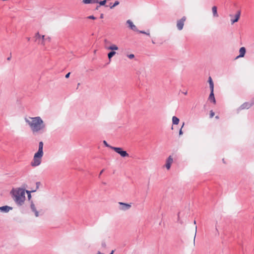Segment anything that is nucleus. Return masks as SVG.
Segmentation results:
<instances>
[{
	"label": "nucleus",
	"mask_w": 254,
	"mask_h": 254,
	"mask_svg": "<svg viewBox=\"0 0 254 254\" xmlns=\"http://www.w3.org/2000/svg\"><path fill=\"white\" fill-rule=\"evenodd\" d=\"M116 54V52L115 51H112L110 52L108 54V57L110 60H111V59Z\"/></svg>",
	"instance_id": "4be33fe9"
},
{
	"label": "nucleus",
	"mask_w": 254,
	"mask_h": 254,
	"mask_svg": "<svg viewBox=\"0 0 254 254\" xmlns=\"http://www.w3.org/2000/svg\"><path fill=\"white\" fill-rule=\"evenodd\" d=\"M40 182H38L36 183V188L38 189L39 187V186L40 185Z\"/></svg>",
	"instance_id": "2f4dec72"
},
{
	"label": "nucleus",
	"mask_w": 254,
	"mask_h": 254,
	"mask_svg": "<svg viewBox=\"0 0 254 254\" xmlns=\"http://www.w3.org/2000/svg\"><path fill=\"white\" fill-rule=\"evenodd\" d=\"M12 209V207L7 206V205L2 206L0 207V211L2 212L7 213L10 210H11Z\"/></svg>",
	"instance_id": "9b49d317"
},
{
	"label": "nucleus",
	"mask_w": 254,
	"mask_h": 254,
	"mask_svg": "<svg viewBox=\"0 0 254 254\" xmlns=\"http://www.w3.org/2000/svg\"><path fill=\"white\" fill-rule=\"evenodd\" d=\"M70 74V72L67 73L65 75V77L66 78H68V77H69Z\"/></svg>",
	"instance_id": "473e14b6"
},
{
	"label": "nucleus",
	"mask_w": 254,
	"mask_h": 254,
	"mask_svg": "<svg viewBox=\"0 0 254 254\" xmlns=\"http://www.w3.org/2000/svg\"><path fill=\"white\" fill-rule=\"evenodd\" d=\"M119 204L120 205L119 209L123 211H126L129 209L131 207V204L120 202Z\"/></svg>",
	"instance_id": "6e6552de"
},
{
	"label": "nucleus",
	"mask_w": 254,
	"mask_h": 254,
	"mask_svg": "<svg viewBox=\"0 0 254 254\" xmlns=\"http://www.w3.org/2000/svg\"><path fill=\"white\" fill-rule=\"evenodd\" d=\"M240 55L236 57V59H238L239 58L244 57L246 54V49L245 47H241L239 50Z\"/></svg>",
	"instance_id": "4468645a"
},
{
	"label": "nucleus",
	"mask_w": 254,
	"mask_h": 254,
	"mask_svg": "<svg viewBox=\"0 0 254 254\" xmlns=\"http://www.w3.org/2000/svg\"><path fill=\"white\" fill-rule=\"evenodd\" d=\"M119 1L118 0L115 1L114 3H113V5L110 6V8L113 9L114 7L118 5L119 4Z\"/></svg>",
	"instance_id": "b1692460"
},
{
	"label": "nucleus",
	"mask_w": 254,
	"mask_h": 254,
	"mask_svg": "<svg viewBox=\"0 0 254 254\" xmlns=\"http://www.w3.org/2000/svg\"><path fill=\"white\" fill-rule=\"evenodd\" d=\"M43 156V154L38 153H35L33 160L30 163L31 166L34 167L39 166L41 163Z\"/></svg>",
	"instance_id": "7ed1b4c3"
},
{
	"label": "nucleus",
	"mask_w": 254,
	"mask_h": 254,
	"mask_svg": "<svg viewBox=\"0 0 254 254\" xmlns=\"http://www.w3.org/2000/svg\"><path fill=\"white\" fill-rule=\"evenodd\" d=\"M82 2L85 4L97 3L99 2V0H83Z\"/></svg>",
	"instance_id": "f3484780"
},
{
	"label": "nucleus",
	"mask_w": 254,
	"mask_h": 254,
	"mask_svg": "<svg viewBox=\"0 0 254 254\" xmlns=\"http://www.w3.org/2000/svg\"><path fill=\"white\" fill-rule=\"evenodd\" d=\"M7 60H10V57H8L7 59Z\"/></svg>",
	"instance_id": "79ce46f5"
},
{
	"label": "nucleus",
	"mask_w": 254,
	"mask_h": 254,
	"mask_svg": "<svg viewBox=\"0 0 254 254\" xmlns=\"http://www.w3.org/2000/svg\"><path fill=\"white\" fill-rule=\"evenodd\" d=\"M212 13H213V15L214 17H218V14L217 13V7L216 6H213L212 7Z\"/></svg>",
	"instance_id": "a211bd4d"
},
{
	"label": "nucleus",
	"mask_w": 254,
	"mask_h": 254,
	"mask_svg": "<svg viewBox=\"0 0 254 254\" xmlns=\"http://www.w3.org/2000/svg\"><path fill=\"white\" fill-rule=\"evenodd\" d=\"M87 18L94 20L96 19V17L95 16H94L93 15H90V16H88Z\"/></svg>",
	"instance_id": "cd10ccee"
},
{
	"label": "nucleus",
	"mask_w": 254,
	"mask_h": 254,
	"mask_svg": "<svg viewBox=\"0 0 254 254\" xmlns=\"http://www.w3.org/2000/svg\"><path fill=\"white\" fill-rule=\"evenodd\" d=\"M26 192L28 194V199H30L31 198L30 191H29L28 190H26Z\"/></svg>",
	"instance_id": "c756f323"
},
{
	"label": "nucleus",
	"mask_w": 254,
	"mask_h": 254,
	"mask_svg": "<svg viewBox=\"0 0 254 254\" xmlns=\"http://www.w3.org/2000/svg\"><path fill=\"white\" fill-rule=\"evenodd\" d=\"M214 115H215L214 112L213 111H212V110L210 111V118H212V117H213Z\"/></svg>",
	"instance_id": "bb28decb"
},
{
	"label": "nucleus",
	"mask_w": 254,
	"mask_h": 254,
	"mask_svg": "<svg viewBox=\"0 0 254 254\" xmlns=\"http://www.w3.org/2000/svg\"><path fill=\"white\" fill-rule=\"evenodd\" d=\"M179 119L176 116H173L172 118V122L174 125H178L179 123Z\"/></svg>",
	"instance_id": "412c9836"
},
{
	"label": "nucleus",
	"mask_w": 254,
	"mask_h": 254,
	"mask_svg": "<svg viewBox=\"0 0 254 254\" xmlns=\"http://www.w3.org/2000/svg\"><path fill=\"white\" fill-rule=\"evenodd\" d=\"M12 198L15 203L18 206H21L25 200V190L21 188L12 189L10 191Z\"/></svg>",
	"instance_id": "f03ea898"
},
{
	"label": "nucleus",
	"mask_w": 254,
	"mask_h": 254,
	"mask_svg": "<svg viewBox=\"0 0 254 254\" xmlns=\"http://www.w3.org/2000/svg\"><path fill=\"white\" fill-rule=\"evenodd\" d=\"M127 57L129 59H132L134 57V55L133 54H130L127 55Z\"/></svg>",
	"instance_id": "c85d7f7f"
},
{
	"label": "nucleus",
	"mask_w": 254,
	"mask_h": 254,
	"mask_svg": "<svg viewBox=\"0 0 254 254\" xmlns=\"http://www.w3.org/2000/svg\"><path fill=\"white\" fill-rule=\"evenodd\" d=\"M186 20L185 16H183L181 19L178 20L177 22V27L179 30H182L183 29L184 22Z\"/></svg>",
	"instance_id": "0eeeda50"
},
{
	"label": "nucleus",
	"mask_w": 254,
	"mask_h": 254,
	"mask_svg": "<svg viewBox=\"0 0 254 254\" xmlns=\"http://www.w3.org/2000/svg\"><path fill=\"white\" fill-rule=\"evenodd\" d=\"M230 17H232V16H233V15H232V14H230Z\"/></svg>",
	"instance_id": "09e8293b"
},
{
	"label": "nucleus",
	"mask_w": 254,
	"mask_h": 254,
	"mask_svg": "<svg viewBox=\"0 0 254 254\" xmlns=\"http://www.w3.org/2000/svg\"><path fill=\"white\" fill-rule=\"evenodd\" d=\"M240 15H241V11L239 10L237 11V13L235 14L234 19L231 20L232 24H234V23L237 22L239 20L240 17Z\"/></svg>",
	"instance_id": "ddd939ff"
},
{
	"label": "nucleus",
	"mask_w": 254,
	"mask_h": 254,
	"mask_svg": "<svg viewBox=\"0 0 254 254\" xmlns=\"http://www.w3.org/2000/svg\"><path fill=\"white\" fill-rule=\"evenodd\" d=\"M173 162V158L171 155H170L166 160L165 167L167 170L171 168V164Z\"/></svg>",
	"instance_id": "1a4fd4ad"
},
{
	"label": "nucleus",
	"mask_w": 254,
	"mask_h": 254,
	"mask_svg": "<svg viewBox=\"0 0 254 254\" xmlns=\"http://www.w3.org/2000/svg\"><path fill=\"white\" fill-rule=\"evenodd\" d=\"M103 143L106 146V147H109L111 149V147H114L113 146H112L111 145H110L109 144H108V143L105 140H104L103 141Z\"/></svg>",
	"instance_id": "393cba45"
},
{
	"label": "nucleus",
	"mask_w": 254,
	"mask_h": 254,
	"mask_svg": "<svg viewBox=\"0 0 254 254\" xmlns=\"http://www.w3.org/2000/svg\"><path fill=\"white\" fill-rule=\"evenodd\" d=\"M24 120L33 133H43L46 131V125L40 117L25 118Z\"/></svg>",
	"instance_id": "f257e3e1"
},
{
	"label": "nucleus",
	"mask_w": 254,
	"mask_h": 254,
	"mask_svg": "<svg viewBox=\"0 0 254 254\" xmlns=\"http://www.w3.org/2000/svg\"><path fill=\"white\" fill-rule=\"evenodd\" d=\"M102 246H103V247H105L106 244H105V243H103L102 244Z\"/></svg>",
	"instance_id": "e433bc0d"
},
{
	"label": "nucleus",
	"mask_w": 254,
	"mask_h": 254,
	"mask_svg": "<svg viewBox=\"0 0 254 254\" xmlns=\"http://www.w3.org/2000/svg\"><path fill=\"white\" fill-rule=\"evenodd\" d=\"M38 153H41L44 154L43 152V142L42 141H40L39 143V146H38V150L36 152Z\"/></svg>",
	"instance_id": "2eb2a0df"
},
{
	"label": "nucleus",
	"mask_w": 254,
	"mask_h": 254,
	"mask_svg": "<svg viewBox=\"0 0 254 254\" xmlns=\"http://www.w3.org/2000/svg\"><path fill=\"white\" fill-rule=\"evenodd\" d=\"M152 43L153 44H155V42H154L153 40L152 41Z\"/></svg>",
	"instance_id": "a18cd8bd"
},
{
	"label": "nucleus",
	"mask_w": 254,
	"mask_h": 254,
	"mask_svg": "<svg viewBox=\"0 0 254 254\" xmlns=\"http://www.w3.org/2000/svg\"><path fill=\"white\" fill-rule=\"evenodd\" d=\"M35 41L38 42L39 44L44 45L45 36H41L38 32L35 34Z\"/></svg>",
	"instance_id": "423d86ee"
},
{
	"label": "nucleus",
	"mask_w": 254,
	"mask_h": 254,
	"mask_svg": "<svg viewBox=\"0 0 254 254\" xmlns=\"http://www.w3.org/2000/svg\"><path fill=\"white\" fill-rule=\"evenodd\" d=\"M196 230H197V227L195 226V235H194V239H193V244H195V236H196Z\"/></svg>",
	"instance_id": "7c9ffc66"
},
{
	"label": "nucleus",
	"mask_w": 254,
	"mask_h": 254,
	"mask_svg": "<svg viewBox=\"0 0 254 254\" xmlns=\"http://www.w3.org/2000/svg\"><path fill=\"white\" fill-rule=\"evenodd\" d=\"M107 50H112V51H116V50H118L119 49V48L118 47L115 45V44H112L110 46L108 47H106V48Z\"/></svg>",
	"instance_id": "6ab92c4d"
},
{
	"label": "nucleus",
	"mask_w": 254,
	"mask_h": 254,
	"mask_svg": "<svg viewBox=\"0 0 254 254\" xmlns=\"http://www.w3.org/2000/svg\"><path fill=\"white\" fill-rule=\"evenodd\" d=\"M114 251L112 250L110 254H114Z\"/></svg>",
	"instance_id": "4c0bfd02"
},
{
	"label": "nucleus",
	"mask_w": 254,
	"mask_h": 254,
	"mask_svg": "<svg viewBox=\"0 0 254 254\" xmlns=\"http://www.w3.org/2000/svg\"><path fill=\"white\" fill-rule=\"evenodd\" d=\"M184 126V123H183V126H182V128L183 127V126Z\"/></svg>",
	"instance_id": "de8ad7c7"
},
{
	"label": "nucleus",
	"mask_w": 254,
	"mask_h": 254,
	"mask_svg": "<svg viewBox=\"0 0 254 254\" xmlns=\"http://www.w3.org/2000/svg\"><path fill=\"white\" fill-rule=\"evenodd\" d=\"M104 170L103 169L100 173V174H99V177L100 176V175L103 173V172H104Z\"/></svg>",
	"instance_id": "c9c22d12"
},
{
	"label": "nucleus",
	"mask_w": 254,
	"mask_h": 254,
	"mask_svg": "<svg viewBox=\"0 0 254 254\" xmlns=\"http://www.w3.org/2000/svg\"><path fill=\"white\" fill-rule=\"evenodd\" d=\"M194 224H196V221L194 220Z\"/></svg>",
	"instance_id": "49530a36"
},
{
	"label": "nucleus",
	"mask_w": 254,
	"mask_h": 254,
	"mask_svg": "<svg viewBox=\"0 0 254 254\" xmlns=\"http://www.w3.org/2000/svg\"><path fill=\"white\" fill-rule=\"evenodd\" d=\"M111 149L114 150L116 152L120 154L122 157H128L129 154L126 151H124L121 147H111Z\"/></svg>",
	"instance_id": "20e7f679"
},
{
	"label": "nucleus",
	"mask_w": 254,
	"mask_h": 254,
	"mask_svg": "<svg viewBox=\"0 0 254 254\" xmlns=\"http://www.w3.org/2000/svg\"><path fill=\"white\" fill-rule=\"evenodd\" d=\"M100 18H104V14L103 13L100 14Z\"/></svg>",
	"instance_id": "f704fd0d"
},
{
	"label": "nucleus",
	"mask_w": 254,
	"mask_h": 254,
	"mask_svg": "<svg viewBox=\"0 0 254 254\" xmlns=\"http://www.w3.org/2000/svg\"><path fill=\"white\" fill-rule=\"evenodd\" d=\"M30 208L31 210L34 213L35 216L37 217H38L39 216V212L37 210L35 204L33 202L31 203Z\"/></svg>",
	"instance_id": "f8f14e48"
},
{
	"label": "nucleus",
	"mask_w": 254,
	"mask_h": 254,
	"mask_svg": "<svg viewBox=\"0 0 254 254\" xmlns=\"http://www.w3.org/2000/svg\"><path fill=\"white\" fill-rule=\"evenodd\" d=\"M106 1H107L106 0H104L102 1H99L98 3H99L100 5H105Z\"/></svg>",
	"instance_id": "a878e982"
},
{
	"label": "nucleus",
	"mask_w": 254,
	"mask_h": 254,
	"mask_svg": "<svg viewBox=\"0 0 254 254\" xmlns=\"http://www.w3.org/2000/svg\"><path fill=\"white\" fill-rule=\"evenodd\" d=\"M127 24L128 25V27L134 31H138L136 26L133 23L131 20L128 19L127 21Z\"/></svg>",
	"instance_id": "9d476101"
},
{
	"label": "nucleus",
	"mask_w": 254,
	"mask_h": 254,
	"mask_svg": "<svg viewBox=\"0 0 254 254\" xmlns=\"http://www.w3.org/2000/svg\"><path fill=\"white\" fill-rule=\"evenodd\" d=\"M105 43H108V41H107V40L105 39Z\"/></svg>",
	"instance_id": "ea45409f"
},
{
	"label": "nucleus",
	"mask_w": 254,
	"mask_h": 254,
	"mask_svg": "<svg viewBox=\"0 0 254 254\" xmlns=\"http://www.w3.org/2000/svg\"><path fill=\"white\" fill-rule=\"evenodd\" d=\"M30 38H27V40H28V41H29V40H30Z\"/></svg>",
	"instance_id": "c03bdc74"
},
{
	"label": "nucleus",
	"mask_w": 254,
	"mask_h": 254,
	"mask_svg": "<svg viewBox=\"0 0 254 254\" xmlns=\"http://www.w3.org/2000/svg\"><path fill=\"white\" fill-rule=\"evenodd\" d=\"M184 94L185 95H187V92H184Z\"/></svg>",
	"instance_id": "37998d69"
},
{
	"label": "nucleus",
	"mask_w": 254,
	"mask_h": 254,
	"mask_svg": "<svg viewBox=\"0 0 254 254\" xmlns=\"http://www.w3.org/2000/svg\"><path fill=\"white\" fill-rule=\"evenodd\" d=\"M96 254H103L100 252H98Z\"/></svg>",
	"instance_id": "58836bf2"
},
{
	"label": "nucleus",
	"mask_w": 254,
	"mask_h": 254,
	"mask_svg": "<svg viewBox=\"0 0 254 254\" xmlns=\"http://www.w3.org/2000/svg\"><path fill=\"white\" fill-rule=\"evenodd\" d=\"M210 91H211V92H210L208 99L209 100H210L213 103L215 104L216 103V100H215V99L214 97V90H213V91L212 90H210Z\"/></svg>",
	"instance_id": "dca6fc26"
},
{
	"label": "nucleus",
	"mask_w": 254,
	"mask_h": 254,
	"mask_svg": "<svg viewBox=\"0 0 254 254\" xmlns=\"http://www.w3.org/2000/svg\"><path fill=\"white\" fill-rule=\"evenodd\" d=\"M215 118L218 119H219V117L218 116H217L215 117Z\"/></svg>",
	"instance_id": "a19ab883"
},
{
	"label": "nucleus",
	"mask_w": 254,
	"mask_h": 254,
	"mask_svg": "<svg viewBox=\"0 0 254 254\" xmlns=\"http://www.w3.org/2000/svg\"><path fill=\"white\" fill-rule=\"evenodd\" d=\"M136 32H138L139 33L144 34H146V35H147L148 36H150V33H149V30H148V32H145L144 31H142V30H138V31H137Z\"/></svg>",
	"instance_id": "5701e85b"
},
{
	"label": "nucleus",
	"mask_w": 254,
	"mask_h": 254,
	"mask_svg": "<svg viewBox=\"0 0 254 254\" xmlns=\"http://www.w3.org/2000/svg\"><path fill=\"white\" fill-rule=\"evenodd\" d=\"M254 105V100L253 99L251 100V102H245L238 109V111H241L244 109H248Z\"/></svg>",
	"instance_id": "39448f33"
},
{
	"label": "nucleus",
	"mask_w": 254,
	"mask_h": 254,
	"mask_svg": "<svg viewBox=\"0 0 254 254\" xmlns=\"http://www.w3.org/2000/svg\"><path fill=\"white\" fill-rule=\"evenodd\" d=\"M182 134H183V131H182V128H181L179 131V135H182Z\"/></svg>",
	"instance_id": "72a5a7b5"
},
{
	"label": "nucleus",
	"mask_w": 254,
	"mask_h": 254,
	"mask_svg": "<svg viewBox=\"0 0 254 254\" xmlns=\"http://www.w3.org/2000/svg\"><path fill=\"white\" fill-rule=\"evenodd\" d=\"M208 82L209 84V87H210V90L213 91V90H214V84H213V82L212 79L211 77H209Z\"/></svg>",
	"instance_id": "aec40b11"
}]
</instances>
